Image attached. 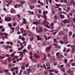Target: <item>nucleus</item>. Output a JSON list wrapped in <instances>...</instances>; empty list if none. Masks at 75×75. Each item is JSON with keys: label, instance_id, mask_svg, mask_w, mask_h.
I'll return each instance as SVG.
<instances>
[{"label": "nucleus", "instance_id": "aec40b11", "mask_svg": "<svg viewBox=\"0 0 75 75\" xmlns=\"http://www.w3.org/2000/svg\"><path fill=\"white\" fill-rule=\"evenodd\" d=\"M44 18L45 19V20L46 21L47 20V16H46L45 15H44Z\"/></svg>", "mask_w": 75, "mask_h": 75}, {"label": "nucleus", "instance_id": "774afa93", "mask_svg": "<svg viewBox=\"0 0 75 75\" xmlns=\"http://www.w3.org/2000/svg\"><path fill=\"white\" fill-rule=\"evenodd\" d=\"M28 67V64H25V67L26 68H27V67Z\"/></svg>", "mask_w": 75, "mask_h": 75}, {"label": "nucleus", "instance_id": "8fccbe9b", "mask_svg": "<svg viewBox=\"0 0 75 75\" xmlns=\"http://www.w3.org/2000/svg\"><path fill=\"white\" fill-rule=\"evenodd\" d=\"M17 6L18 7H20L21 6V4H17Z\"/></svg>", "mask_w": 75, "mask_h": 75}, {"label": "nucleus", "instance_id": "69168bd1", "mask_svg": "<svg viewBox=\"0 0 75 75\" xmlns=\"http://www.w3.org/2000/svg\"><path fill=\"white\" fill-rule=\"evenodd\" d=\"M75 51V49H72V53H74V52Z\"/></svg>", "mask_w": 75, "mask_h": 75}, {"label": "nucleus", "instance_id": "4d7b16f0", "mask_svg": "<svg viewBox=\"0 0 75 75\" xmlns=\"http://www.w3.org/2000/svg\"><path fill=\"white\" fill-rule=\"evenodd\" d=\"M21 68L22 69H23L24 70V69H25V67H24V66H22L21 67Z\"/></svg>", "mask_w": 75, "mask_h": 75}, {"label": "nucleus", "instance_id": "5fc2aeb1", "mask_svg": "<svg viewBox=\"0 0 75 75\" xmlns=\"http://www.w3.org/2000/svg\"><path fill=\"white\" fill-rule=\"evenodd\" d=\"M56 6H57L58 7H60L61 6V5L60 4H56Z\"/></svg>", "mask_w": 75, "mask_h": 75}, {"label": "nucleus", "instance_id": "393cba45", "mask_svg": "<svg viewBox=\"0 0 75 75\" xmlns=\"http://www.w3.org/2000/svg\"><path fill=\"white\" fill-rule=\"evenodd\" d=\"M43 37L45 38V40H47V36L45 35H43Z\"/></svg>", "mask_w": 75, "mask_h": 75}, {"label": "nucleus", "instance_id": "5701e85b", "mask_svg": "<svg viewBox=\"0 0 75 75\" xmlns=\"http://www.w3.org/2000/svg\"><path fill=\"white\" fill-rule=\"evenodd\" d=\"M71 4H72L71 2H68L67 4V5L68 6H70V5H71Z\"/></svg>", "mask_w": 75, "mask_h": 75}, {"label": "nucleus", "instance_id": "4be33fe9", "mask_svg": "<svg viewBox=\"0 0 75 75\" xmlns=\"http://www.w3.org/2000/svg\"><path fill=\"white\" fill-rule=\"evenodd\" d=\"M32 46V45H28V50H29V49H30V48Z\"/></svg>", "mask_w": 75, "mask_h": 75}, {"label": "nucleus", "instance_id": "423d86ee", "mask_svg": "<svg viewBox=\"0 0 75 75\" xmlns=\"http://www.w3.org/2000/svg\"><path fill=\"white\" fill-rule=\"evenodd\" d=\"M33 55L35 58H40V56L36 54H33Z\"/></svg>", "mask_w": 75, "mask_h": 75}, {"label": "nucleus", "instance_id": "13d9d810", "mask_svg": "<svg viewBox=\"0 0 75 75\" xmlns=\"http://www.w3.org/2000/svg\"><path fill=\"white\" fill-rule=\"evenodd\" d=\"M21 39L22 40V41H24V40H25V38H24L23 37H22L21 38Z\"/></svg>", "mask_w": 75, "mask_h": 75}, {"label": "nucleus", "instance_id": "2eb2a0df", "mask_svg": "<svg viewBox=\"0 0 75 75\" xmlns=\"http://www.w3.org/2000/svg\"><path fill=\"white\" fill-rule=\"evenodd\" d=\"M66 66L67 68H69L70 67V64L69 63H67L66 64Z\"/></svg>", "mask_w": 75, "mask_h": 75}, {"label": "nucleus", "instance_id": "680f3d73", "mask_svg": "<svg viewBox=\"0 0 75 75\" xmlns=\"http://www.w3.org/2000/svg\"><path fill=\"white\" fill-rule=\"evenodd\" d=\"M37 17L39 18H40V17H41V15H40V14H38L37 15Z\"/></svg>", "mask_w": 75, "mask_h": 75}, {"label": "nucleus", "instance_id": "412c9836", "mask_svg": "<svg viewBox=\"0 0 75 75\" xmlns=\"http://www.w3.org/2000/svg\"><path fill=\"white\" fill-rule=\"evenodd\" d=\"M33 24H35V25H38L39 24V22H34L33 23Z\"/></svg>", "mask_w": 75, "mask_h": 75}, {"label": "nucleus", "instance_id": "a19ab883", "mask_svg": "<svg viewBox=\"0 0 75 75\" xmlns=\"http://www.w3.org/2000/svg\"><path fill=\"white\" fill-rule=\"evenodd\" d=\"M14 70H15V68L14 67L11 68V71H14Z\"/></svg>", "mask_w": 75, "mask_h": 75}, {"label": "nucleus", "instance_id": "1a4fd4ad", "mask_svg": "<svg viewBox=\"0 0 75 75\" xmlns=\"http://www.w3.org/2000/svg\"><path fill=\"white\" fill-rule=\"evenodd\" d=\"M62 3H67V0H61Z\"/></svg>", "mask_w": 75, "mask_h": 75}, {"label": "nucleus", "instance_id": "dca6fc26", "mask_svg": "<svg viewBox=\"0 0 75 75\" xmlns=\"http://www.w3.org/2000/svg\"><path fill=\"white\" fill-rule=\"evenodd\" d=\"M61 25L62 26L64 27V26H65V23L64 22H61Z\"/></svg>", "mask_w": 75, "mask_h": 75}, {"label": "nucleus", "instance_id": "7c9ffc66", "mask_svg": "<svg viewBox=\"0 0 75 75\" xmlns=\"http://www.w3.org/2000/svg\"><path fill=\"white\" fill-rule=\"evenodd\" d=\"M47 67H50V63H47L46 64Z\"/></svg>", "mask_w": 75, "mask_h": 75}, {"label": "nucleus", "instance_id": "ddd939ff", "mask_svg": "<svg viewBox=\"0 0 75 75\" xmlns=\"http://www.w3.org/2000/svg\"><path fill=\"white\" fill-rule=\"evenodd\" d=\"M63 22L65 24H66V23H68L69 22V21H68L67 19H65L63 21Z\"/></svg>", "mask_w": 75, "mask_h": 75}, {"label": "nucleus", "instance_id": "f03ea898", "mask_svg": "<svg viewBox=\"0 0 75 75\" xmlns=\"http://www.w3.org/2000/svg\"><path fill=\"white\" fill-rule=\"evenodd\" d=\"M57 39L54 38V42L53 43V46H55V48H57V47H58V42L57 41Z\"/></svg>", "mask_w": 75, "mask_h": 75}, {"label": "nucleus", "instance_id": "0e129e2a", "mask_svg": "<svg viewBox=\"0 0 75 75\" xmlns=\"http://www.w3.org/2000/svg\"><path fill=\"white\" fill-rule=\"evenodd\" d=\"M42 23L44 25H45V21H43L42 22Z\"/></svg>", "mask_w": 75, "mask_h": 75}, {"label": "nucleus", "instance_id": "9d476101", "mask_svg": "<svg viewBox=\"0 0 75 75\" xmlns=\"http://www.w3.org/2000/svg\"><path fill=\"white\" fill-rule=\"evenodd\" d=\"M64 57L63 55L61 54L59 56V57L58 58V59H59L61 58H64Z\"/></svg>", "mask_w": 75, "mask_h": 75}, {"label": "nucleus", "instance_id": "de8ad7c7", "mask_svg": "<svg viewBox=\"0 0 75 75\" xmlns=\"http://www.w3.org/2000/svg\"><path fill=\"white\" fill-rule=\"evenodd\" d=\"M69 14L71 17H72V16H73V15H72V13H69Z\"/></svg>", "mask_w": 75, "mask_h": 75}, {"label": "nucleus", "instance_id": "f8f14e48", "mask_svg": "<svg viewBox=\"0 0 75 75\" xmlns=\"http://www.w3.org/2000/svg\"><path fill=\"white\" fill-rule=\"evenodd\" d=\"M37 38H38L37 40L38 41H40V40H42V38H40V36L39 35L37 36Z\"/></svg>", "mask_w": 75, "mask_h": 75}, {"label": "nucleus", "instance_id": "f704fd0d", "mask_svg": "<svg viewBox=\"0 0 75 75\" xmlns=\"http://www.w3.org/2000/svg\"><path fill=\"white\" fill-rule=\"evenodd\" d=\"M14 11H15V10L14 9H12L11 11V12L12 13H14Z\"/></svg>", "mask_w": 75, "mask_h": 75}, {"label": "nucleus", "instance_id": "c756f323", "mask_svg": "<svg viewBox=\"0 0 75 75\" xmlns=\"http://www.w3.org/2000/svg\"><path fill=\"white\" fill-rule=\"evenodd\" d=\"M32 68L33 69H36V66H34L32 67Z\"/></svg>", "mask_w": 75, "mask_h": 75}, {"label": "nucleus", "instance_id": "2f4dec72", "mask_svg": "<svg viewBox=\"0 0 75 75\" xmlns=\"http://www.w3.org/2000/svg\"><path fill=\"white\" fill-rule=\"evenodd\" d=\"M5 58V55H4V56H0V58L1 59H4Z\"/></svg>", "mask_w": 75, "mask_h": 75}, {"label": "nucleus", "instance_id": "6ab92c4d", "mask_svg": "<svg viewBox=\"0 0 75 75\" xmlns=\"http://www.w3.org/2000/svg\"><path fill=\"white\" fill-rule=\"evenodd\" d=\"M25 1H22L21 2V4H25Z\"/></svg>", "mask_w": 75, "mask_h": 75}, {"label": "nucleus", "instance_id": "79ce46f5", "mask_svg": "<svg viewBox=\"0 0 75 75\" xmlns=\"http://www.w3.org/2000/svg\"><path fill=\"white\" fill-rule=\"evenodd\" d=\"M45 26L46 27H47L48 28H50V26L47 24H46L45 25Z\"/></svg>", "mask_w": 75, "mask_h": 75}, {"label": "nucleus", "instance_id": "c85d7f7f", "mask_svg": "<svg viewBox=\"0 0 75 75\" xmlns=\"http://www.w3.org/2000/svg\"><path fill=\"white\" fill-rule=\"evenodd\" d=\"M64 41L66 43H68L69 41H68V39H66V40H64Z\"/></svg>", "mask_w": 75, "mask_h": 75}, {"label": "nucleus", "instance_id": "9b49d317", "mask_svg": "<svg viewBox=\"0 0 75 75\" xmlns=\"http://www.w3.org/2000/svg\"><path fill=\"white\" fill-rule=\"evenodd\" d=\"M50 49H51L50 47V46L48 47L46 49L47 51V52H49V51H50Z\"/></svg>", "mask_w": 75, "mask_h": 75}, {"label": "nucleus", "instance_id": "6e6552de", "mask_svg": "<svg viewBox=\"0 0 75 75\" xmlns=\"http://www.w3.org/2000/svg\"><path fill=\"white\" fill-rule=\"evenodd\" d=\"M71 4L73 6H75V2L73 0H72L71 1Z\"/></svg>", "mask_w": 75, "mask_h": 75}, {"label": "nucleus", "instance_id": "603ef678", "mask_svg": "<svg viewBox=\"0 0 75 75\" xmlns=\"http://www.w3.org/2000/svg\"><path fill=\"white\" fill-rule=\"evenodd\" d=\"M59 42L61 44H64V42L62 40H60L59 41Z\"/></svg>", "mask_w": 75, "mask_h": 75}, {"label": "nucleus", "instance_id": "a878e982", "mask_svg": "<svg viewBox=\"0 0 75 75\" xmlns=\"http://www.w3.org/2000/svg\"><path fill=\"white\" fill-rule=\"evenodd\" d=\"M60 17L62 19H63V18H64L65 17H64V16L62 15H61L60 16Z\"/></svg>", "mask_w": 75, "mask_h": 75}, {"label": "nucleus", "instance_id": "4c0bfd02", "mask_svg": "<svg viewBox=\"0 0 75 75\" xmlns=\"http://www.w3.org/2000/svg\"><path fill=\"white\" fill-rule=\"evenodd\" d=\"M30 59H33V60H32V62H33V57H32V56H30Z\"/></svg>", "mask_w": 75, "mask_h": 75}, {"label": "nucleus", "instance_id": "052dcab7", "mask_svg": "<svg viewBox=\"0 0 75 75\" xmlns=\"http://www.w3.org/2000/svg\"><path fill=\"white\" fill-rule=\"evenodd\" d=\"M52 33H53V35H55V34H57V32H53Z\"/></svg>", "mask_w": 75, "mask_h": 75}, {"label": "nucleus", "instance_id": "bf43d9fd", "mask_svg": "<svg viewBox=\"0 0 75 75\" xmlns=\"http://www.w3.org/2000/svg\"><path fill=\"white\" fill-rule=\"evenodd\" d=\"M57 18H58V17H57V16H54V19H55V20H57Z\"/></svg>", "mask_w": 75, "mask_h": 75}, {"label": "nucleus", "instance_id": "473e14b6", "mask_svg": "<svg viewBox=\"0 0 75 75\" xmlns=\"http://www.w3.org/2000/svg\"><path fill=\"white\" fill-rule=\"evenodd\" d=\"M72 34V32L71 31H70L69 33V36H71Z\"/></svg>", "mask_w": 75, "mask_h": 75}, {"label": "nucleus", "instance_id": "7ed1b4c3", "mask_svg": "<svg viewBox=\"0 0 75 75\" xmlns=\"http://www.w3.org/2000/svg\"><path fill=\"white\" fill-rule=\"evenodd\" d=\"M5 20L6 21H7L8 22H9V21H11L12 19L11 18L6 17L5 18Z\"/></svg>", "mask_w": 75, "mask_h": 75}, {"label": "nucleus", "instance_id": "4468645a", "mask_svg": "<svg viewBox=\"0 0 75 75\" xmlns=\"http://www.w3.org/2000/svg\"><path fill=\"white\" fill-rule=\"evenodd\" d=\"M27 34L28 35H31V32L30 31H28L27 32Z\"/></svg>", "mask_w": 75, "mask_h": 75}, {"label": "nucleus", "instance_id": "09e8293b", "mask_svg": "<svg viewBox=\"0 0 75 75\" xmlns=\"http://www.w3.org/2000/svg\"><path fill=\"white\" fill-rule=\"evenodd\" d=\"M71 47L73 49H74L75 48V46L74 45H72L71 46Z\"/></svg>", "mask_w": 75, "mask_h": 75}, {"label": "nucleus", "instance_id": "6e6d98bb", "mask_svg": "<svg viewBox=\"0 0 75 75\" xmlns=\"http://www.w3.org/2000/svg\"><path fill=\"white\" fill-rule=\"evenodd\" d=\"M51 38V36H48L47 38V40H50Z\"/></svg>", "mask_w": 75, "mask_h": 75}, {"label": "nucleus", "instance_id": "c9c22d12", "mask_svg": "<svg viewBox=\"0 0 75 75\" xmlns=\"http://www.w3.org/2000/svg\"><path fill=\"white\" fill-rule=\"evenodd\" d=\"M65 68L63 67L62 69H61L62 70L61 71H63V72H65Z\"/></svg>", "mask_w": 75, "mask_h": 75}, {"label": "nucleus", "instance_id": "58836bf2", "mask_svg": "<svg viewBox=\"0 0 75 75\" xmlns=\"http://www.w3.org/2000/svg\"><path fill=\"white\" fill-rule=\"evenodd\" d=\"M54 31H57V32H58L59 31V29H58V30H51V32H54Z\"/></svg>", "mask_w": 75, "mask_h": 75}, {"label": "nucleus", "instance_id": "338daca9", "mask_svg": "<svg viewBox=\"0 0 75 75\" xmlns=\"http://www.w3.org/2000/svg\"><path fill=\"white\" fill-rule=\"evenodd\" d=\"M70 74L71 75H74L73 74V72H72V71L70 72Z\"/></svg>", "mask_w": 75, "mask_h": 75}, {"label": "nucleus", "instance_id": "0eeeda50", "mask_svg": "<svg viewBox=\"0 0 75 75\" xmlns=\"http://www.w3.org/2000/svg\"><path fill=\"white\" fill-rule=\"evenodd\" d=\"M23 24H27V22L26 21V19H25L23 18Z\"/></svg>", "mask_w": 75, "mask_h": 75}, {"label": "nucleus", "instance_id": "3c124183", "mask_svg": "<svg viewBox=\"0 0 75 75\" xmlns=\"http://www.w3.org/2000/svg\"><path fill=\"white\" fill-rule=\"evenodd\" d=\"M73 25H74V24H73V23H71L70 24V27H72Z\"/></svg>", "mask_w": 75, "mask_h": 75}, {"label": "nucleus", "instance_id": "e433bc0d", "mask_svg": "<svg viewBox=\"0 0 75 75\" xmlns=\"http://www.w3.org/2000/svg\"><path fill=\"white\" fill-rule=\"evenodd\" d=\"M6 75H11V74L9 72H8L6 73Z\"/></svg>", "mask_w": 75, "mask_h": 75}, {"label": "nucleus", "instance_id": "e2e57ef3", "mask_svg": "<svg viewBox=\"0 0 75 75\" xmlns=\"http://www.w3.org/2000/svg\"><path fill=\"white\" fill-rule=\"evenodd\" d=\"M64 67V65H62L61 66H59V68H62Z\"/></svg>", "mask_w": 75, "mask_h": 75}, {"label": "nucleus", "instance_id": "ea45409f", "mask_svg": "<svg viewBox=\"0 0 75 75\" xmlns=\"http://www.w3.org/2000/svg\"><path fill=\"white\" fill-rule=\"evenodd\" d=\"M67 60H68L67 59H64V61L65 64H67Z\"/></svg>", "mask_w": 75, "mask_h": 75}, {"label": "nucleus", "instance_id": "f3484780", "mask_svg": "<svg viewBox=\"0 0 75 75\" xmlns=\"http://www.w3.org/2000/svg\"><path fill=\"white\" fill-rule=\"evenodd\" d=\"M4 72H5L6 74V73H7V72H8V69H5L4 70Z\"/></svg>", "mask_w": 75, "mask_h": 75}, {"label": "nucleus", "instance_id": "a211bd4d", "mask_svg": "<svg viewBox=\"0 0 75 75\" xmlns=\"http://www.w3.org/2000/svg\"><path fill=\"white\" fill-rule=\"evenodd\" d=\"M59 54H60V53L59 52H58L56 53V57H57V59H58V58H59V56H58V55H59Z\"/></svg>", "mask_w": 75, "mask_h": 75}, {"label": "nucleus", "instance_id": "20e7f679", "mask_svg": "<svg viewBox=\"0 0 75 75\" xmlns=\"http://www.w3.org/2000/svg\"><path fill=\"white\" fill-rule=\"evenodd\" d=\"M26 71L28 72V74H30V73L32 72V69H27Z\"/></svg>", "mask_w": 75, "mask_h": 75}, {"label": "nucleus", "instance_id": "f257e3e1", "mask_svg": "<svg viewBox=\"0 0 75 75\" xmlns=\"http://www.w3.org/2000/svg\"><path fill=\"white\" fill-rule=\"evenodd\" d=\"M36 31L37 33H42L44 30V29L42 26L40 25L38 26L36 28Z\"/></svg>", "mask_w": 75, "mask_h": 75}, {"label": "nucleus", "instance_id": "a18cd8bd", "mask_svg": "<svg viewBox=\"0 0 75 75\" xmlns=\"http://www.w3.org/2000/svg\"><path fill=\"white\" fill-rule=\"evenodd\" d=\"M23 52L25 53V52H27V50L25 49H24L23 50Z\"/></svg>", "mask_w": 75, "mask_h": 75}, {"label": "nucleus", "instance_id": "39448f33", "mask_svg": "<svg viewBox=\"0 0 75 75\" xmlns=\"http://www.w3.org/2000/svg\"><path fill=\"white\" fill-rule=\"evenodd\" d=\"M59 35H64L65 34V32L63 31H60L58 33Z\"/></svg>", "mask_w": 75, "mask_h": 75}, {"label": "nucleus", "instance_id": "c03bdc74", "mask_svg": "<svg viewBox=\"0 0 75 75\" xmlns=\"http://www.w3.org/2000/svg\"><path fill=\"white\" fill-rule=\"evenodd\" d=\"M73 14H75V9H73L72 11Z\"/></svg>", "mask_w": 75, "mask_h": 75}, {"label": "nucleus", "instance_id": "bb28decb", "mask_svg": "<svg viewBox=\"0 0 75 75\" xmlns=\"http://www.w3.org/2000/svg\"><path fill=\"white\" fill-rule=\"evenodd\" d=\"M19 29H20V28H19V27L18 26H17L16 27V30L17 31H19Z\"/></svg>", "mask_w": 75, "mask_h": 75}, {"label": "nucleus", "instance_id": "37998d69", "mask_svg": "<svg viewBox=\"0 0 75 75\" xmlns=\"http://www.w3.org/2000/svg\"><path fill=\"white\" fill-rule=\"evenodd\" d=\"M2 64L6 65V64H7V62H4L2 63Z\"/></svg>", "mask_w": 75, "mask_h": 75}, {"label": "nucleus", "instance_id": "49530a36", "mask_svg": "<svg viewBox=\"0 0 75 75\" xmlns=\"http://www.w3.org/2000/svg\"><path fill=\"white\" fill-rule=\"evenodd\" d=\"M30 9H33L35 8V6H30Z\"/></svg>", "mask_w": 75, "mask_h": 75}, {"label": "nucleus", "instance_id": "b1692460", "mask_svg": "<svg viewBox=\"0 0 75 75\" xmlns=\"http://www.w3.org/2000/svg\"><path fill=\"white\" fill-rule=\"evenodd\" d=\"M8 35V34H7L5 33V37L6 38V39H8V37H7V36Z\"/></svg>", "mask_w": 75, "mask_h": 75}, {"label": "nucleus", "instance_id": "864d4df0", "mask_svg": "<svg viewBox=\"0 0 75 75\" xmlns=\"http://www.w3.org/2000/svg\"><path fill=\"white\" fill-rule=\"evenodd\" d=\"M48 13V12H47V11H44L43 13V14H47Z\"/></svg>", "mask_w": 75, "mask_h": 75}, {"label": "nucleus", "instance_id": "72a5a7b5", "mask_svg": "<svg viewBox=\"0 0 75 75\" xmlns=\"http://www.w3.org/2000/svg\"><path fill=\"white\" fill-rule=\"evenodd\" d=\"M8 60H9V62H11V57H8Z\"/></svg>", "mask_w": 75, "mask_h": 75}, {"label": "nucleus", "instance_id": "cd10ccee", "mask_svg": "<svg viewBox=\"0 0 75 75\" xmlns=\"http://www.w3.org/2000/svg\"><path fill=\"white\" fill-rule=\"evenodd\" d=\"M50 61L51 62H55V59H52Z\"/></svg>", "mask_w": 75, "mask_h": 75}]
</instances>
